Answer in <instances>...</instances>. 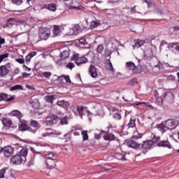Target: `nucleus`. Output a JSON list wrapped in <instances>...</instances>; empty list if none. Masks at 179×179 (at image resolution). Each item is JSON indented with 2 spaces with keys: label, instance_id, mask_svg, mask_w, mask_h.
<instances>
[{
  "label": "nucleus",
  "instance_id": "obj_1",
  "mask_svg": "<svg viewBox=\"0 0 179 179\" xmlns=\"http://www.w3.org/2000/svg\"><path fill=\"white\" fill-rule=\"evenodd\" d=\"M29 153V149L23 148L22 149L19 154L13 155L10 158V163L13 166H19L20 164H24L26 163L27 159V155Z\"/></svg>",
  "mask_w": 179,
  "mask_h": 179
},
{
  "label": "nucleus",
  "instance_id": "obj_35",
  "mask_svg": "<svg viewBox=\"0 0 179 179\" xmlns=\"http://www.w3.org/2000/svg\"><path fill=\"white\" fill-rule=\"evenodd\" d=\"M126 66L128 69H130V71H134L135 68H136V66L135 65V63L132 62H129L126 63Z\"/></svg>",
  "mask_w": 179,
  "mask_h": 179
},
{
  "label": "nucleus",
  "instance_id": "obj_4",
  "mask_svg": "<svg viewBox=\"0 0 179 179\" xmlns=\"http://www.w3.org/2000/svg\"><path fill=\"white\" fill-rule=\"evenodd\" d=\"M51 36V30L45 27H41L39 28L38 38L40 40H48V38Z\"/></svg>",
  "mask_w": 179,
  "mask_h": 179
},
{
  "label": "nucleus",
  "instance_id": "obj_39",
  "mask_svg": "<svg viewBox=\"0 0 179 179\" xmlns=\"http://www.w3.org/2000/svg\"><path fill=\"white\" fill-rule=\"evenodd\" d=\"M15 90H23V87L20 85H15L10 88V92H15Z\"/></svg>",
  "mask_w": 179,
  "mask_h": 179
},
{
  "label": "nucleus",
  "instance_id": "obj_27",
  "mask_svg": "<svg viewBox=\"0 0 179 179\" xmlns=\"http://www.w3.org/2000/svg\"><path fill=\"white\" fill-rule=\"evenodd\" d=\"M45 159L46 160H58V157L57 155L50 152L45 155Z\"/></svg>",
  "mask_w": 179,
  "mask_h": 179
},
{
  "label": "nucleus",
  "instance_id": "obj_30",
  "mask_svg": "<svg viewBox=\"0 0 179 179\" xmlns=\"http://www.w3.org/2000/svg\"><path fill=\"white\" fill-rule=\"evenodd\" d=\"M60 57H61L62 59H66L69 58V50H63L60 53Z\"/></svg>",
  "mask_w": 179,
  "mask_h": 179
},
{
  "label": "nucleus",
  "instance_id": "obj_19",
  "mask_svg": "<svg viewBox=\"0 0 179 179\" xmlns=\"http://www.w3.org/2000/svg\"><path fill=\"white\" fill-rule=\"evenodd\" d=\"M87 62H89V60L85 57H79L76 60L77 66H80L82 64H87Z\"/></svg>",
  "mask_w": 179,
  "mask_h": 179
},
{
  "label": "nucleus",
  "instance_id": "obj_61",
  "mask_svg": "<svg viewBox=\"0 0 179 179\" xmlns=\"http://www.w3.org/2000/svg\"><path fill=\"white\" fill-rule=\"evenodd\" d=\"M22 67L24 71H28L29 72H30V71H31V69L27 67V66H26L25 64H23Z\"/></svg>",
  "mask_w": 179,
  "mask_h": 179
},
{
  "label": "nucleus",
  "instance_id": "obj_48",
  "mask_svg": "<svg viewBox=\"0 0 179 179\" xmlns=\"http://www.w3.org/2000/svg\"><path fill=\"white\" fill-rule=\"evenodd\" d=\"M6 173V169L3 168L0 170V178H5V173Z\"/></svg>",
  "mask_w": 179,
  "mask_h": 179
},
{
  "label": "nucleus",
  "instance_id": "obj_52",
  "mask_svg": "<svg viewBox=\"0 0 179 179\" xmlns=\"http://www.w3.org/2000/svg\"><path fill=\"white\" fill-rule=\"evenodd\" d=\"M11 2L14 3V5H22L23 0H11Z\"/></svg>",
  "mask_w": 179,
  "mask_h": 179
},
{
  "label": "nucleus",
  "instance_id": "obj_10",
  "mask_svg": "<svg viewBox=\"0 0 179 179\" xmlns=\"http://www.w3.org/2000/svg\"><path fill=\"white\" fill-rule=\"evenodd\" d=\"M157 146L158 148H167L168 149H171V144L169 141V139L159 141L157 144Z\"/></svg>",
  "mask_w": 179,
  "mask_h": 179
},
{
  "label": "nucleus",
  "instance_id": "obj_23",
  "mask_svg": "<svg viewBox=\"0 0 179 179\" xmlns=\"http://www.w3.org/2000/svg\"><path fill=\"white\" fill-rule=\"evenodd\" d=\"M164 98L168 101H171L172 100H174V94L171 92H167L164 94Z\"/></svg>",
  "mask_w": 179,
  "mask_h": 179
},
{
  "label": "nucleus",
  "instance_id": "obj_45",
  "mask_svg": "<svg viewBox=\"0 0 179 179\" xmlns=\"http://www.w3.org/2000/svg\"><path fill=\"white\" fill-rule=\"evenodd\" d=\"M134 73H142V66L138 65L136 66V68L134 70Z\"/></svg>",
  "mask_w": 179,
  "mask_h": 179
},
{
  "label": "nucleus",
  "instance_id": "obj_25",
  "mask_svg": "<svg viewBox=\"0 0 179 179\" xmlns=\"http://www.w3.org/2000/svg\"><path fill=\"white\" fill-rule=\"evenodd\" d=\"M57 104L59 107H62L63 108H68V107L71 106V103H69V101L64 100L57 101Z\"/></svg>",
  "mask_w": 179,
  "mask_h": 179
},
{
  "label": "nucleus",
  "instance_id": "obj_60",
  "mask_svg": "<svg viewBox=\"0 0 179 179\" xmlns=\"http://www.w3.org/2000/svg\"><path fill=\"white\" fill-rule=\"evenodd\" d=\"M80 44H83V45H85L86 44V39L85 38H80L79 39Z\"/></svg>",
  "mask_w": 179,
  "mask_h": 179
},
{
  "label": "nucleus",
  "instance_id": "obj_20",
  "mask_svg": "<svg viewBox=\"0 0 179 179\" xmlns=\"http://www.w3.org/2000/svg\"><path fill=\"white\" fill-rule=\"evenodd\" d=\"M15 23H16L15 18H8L6 20V24L3 25V27L4 29L6 27H12Z\"/></svg>",
  "mask_w": 179,
  "mask_h": 179
},
{
  "label": "nucleus",
  "instance_id": "obj_34",
  "mask_svg": "<svg viewBox=\"0 0 179 179\" xmlns=\"http://www.w3.org/2000/svg\"><path fill=\"white\" fill-rule=\"evenodd\" d=\"M59 122L60 125H68V117H59Z\"/></svg>",
  "mask_w": 179,
  "mask_h": 179
},
{
  "label": "nucleus",
  "instance_id": "obj_44",
  "mask_svg": "<svg viewBox=\"0 0 179 179\" xmlns=\"http://www.w3.org/2000/svg\"><path fill=\"white\" fill-rule=\"evenodd\" d=\"M166 80H168L169 82H174V80H176V76L173 74L166 76Z\"/></svg>",
  "mask_w": 179,
  "mask_h": 179
},
{
  "label": "nucleus",
  "instance_id": "obj_46",
  "mask_svg": "<svg viewBox=\"0 0 179 179\" xmlns=\"http://www.w3.org/2000/svg\"><path fill=\"white\" fill-rule=\"evenodd\" d=\"M34 57V55L29 54L28 55L26 56L25 60H26V64L27 65H29V62H30L31 58Z\"/></svg>",
  "mask_w": 179,
  "mask_h": 179
},
{
  "label": "nucleus",
  "instance_id": "obj_33",
  "mask_svg": "<svg viewBox=\"0 0 179 179\" xmlns=\"http://www.w3.org/2000/svg\"><path fill=\"white\" fill-rule=\"evenodd\" d=\"M144 55L146 58H152V57H153V50L150 48L147 49L144 51Z\"/></svg>",
  "mask_w": 179,
  "mask_h": 179
},
{
  "label": "nucleus",
  "instance_id": "obj_5",
  "mask_svg": "<svg viewBox=\"0 0 179 179\" xmlns=\"http://www.w3.org/2000/svg\"><path fill=\"white\" fill-rule=\"evenodd\" d=\"M0 153H3L4 157H10L15 153V148L12 146L0 147Z\"/></svg>",
  "mask_w": 179,
  "mask_h": 179
},
{
  "label": "nucleus",
  "instance_id": "obj_13",
  "mask_svg": "<svg viewBox=\"0 0 179 179\" xmlns=\"http://www.w3.org/2000/svg\"><path fill=\"white\" fill-rule=\"evenodd\" d=\"M43 9H48V10L55 12L57 10V4L54 3L45 4L44 6L41 7V10H43Z\"/></svg>",
  "mask_w": 179,
  "mask_h": 179
},
{
  "label": "nucleus",
  "instance_id": "obj_15",
  "mask_svg": "<svg viewBox=\"0 0 179 179\" xmlns=\"http://www.w3.org/2000/svg\"><path fill=\"white\" fill-rule=\"evenodd\" d=\"M87 110V106H78L77 107V111L81 118H83V116L86 114Z\"/></svg>",
  "mask_w": 179,
  "mask_h": 179
},
{
  "label": "nucleus",
  "instance_id": "obj_18",
  "mask_svg": "<svg viewBox=\"0 0 179 179\" xmlns=\"http://www.w3.org/2000/svg\"><path fill=\"white\" fill-rule=\"evenodd\" d=\"M110 131L108 130L106 134L103 136L104 141H115V136L112 133H109Z\"/></svg>",
  "mask_w": 179,
  "mask_h": 179
},
{
  "label": "nucleus",
  "instance_id": "obj_42",
  "mask_svg": "<svg viewBox=\"0 0 179 179\" xmlns=\"http://www.w3.org/2000/svg\"><path fill=\"white\" fill-rule=\"evenodd\" d=\"M81 135L83 136V141H87L89 139V135L87 134V130L83 131L81 132Z\"/></svg>",
  "mask_w": 179,
  "mask_h": 179
},
{
  "label": "nucleus",
  "instance_id": "obj_16",
  "mask_svg": "<svg viewBox=\"0 0 179 179\" xmlns=\"http://www.w3.org/2000/svg\"><path fill=\"white\" fill-rule=\"evenodd\" d=\"M145 40H142V39H135L134 41V45H132V47L134 48V50H135V48H139L141 47H142V45H143V44H145Z\"/></svg>",
  "mask_w": 179,
  "mask_h": 179
},
{
  "label": "nucleus",
  "instance_id": "obj_40",
  "mask_svg": "<svg viewBox=\"0 0 179 179\" xmlns=\"http://www.w3.org/2000/svg\"><path fill=\"white\" fill-rule=\"evenodd\" d=\"M63 79H65L67 83H71V78L69 76H60L58 77L59 80H62Z\"/></svg>",
  "mask_w": 179,
  "mask_h": 179
},
{
  "label": "nucleus",
  "instance_id": "obj_26",
  "mask_svg": "<svg viewBox=\"0 0 179 179\" xmlns=\"http://www.w3.org/2000/svg\"><path fill=\"white\" fill-rule=\"evenodd\" d=\"M136 118L135 117H131L129 120V123L127 124L128 128H135L136 127Z\"/></svg>",
  "mask_w": 179,
  "mask_h": 179
},
{
  "label": "nucleus",
  "instance_id": "obj_7",
  "mask_svg": "<svg viewBox=\"0 0 179 179\" xmlns=\"http://www.w3.org/2000/svg\"><path fill=\"white\" fill-rule=\"evenodd\" d=\"M15 95H9L5 93H0V101H5L6 103H10L15 100Z\"/></svg>",
  "mask_w": 179,
  "mask_h": 179
},
{
  "label": "nucleus",
  "instance_id": "obj_56",
  "mask_svg": "<svg viewBox=\"0 0 179 179\" xmlns=\"http://www.w3.org/2000/svg\"><path fill=\"white\" fill-rule=\"evenodd\" d=\"M2 44H5V38L0 36V49L2 48Z\"/></svg>",
  "mask_w": 179,
  "mask_h": 179
},
{
  "label": "nucleus",
  "instance_id": "obj_12",
  "mask_svg": "<svg viewBox=\"0 0 179 179\" xmlns=\"http://www.w3.org/2000/svg\"><path fill=\"white\" fill-rule=\"evenodd\" d=\"M57 160L58 159H45V164H47L48 169H49V170H52V169H55Z\"/></svg>",
  "mask_w": 179,
  "mask_h": 179
},
{
  "label": "nucleus",
  "instance_id": "obj_50",
  "mask_svg": "<svg viewBox=\"0 0 179 179\" xmlns=\"http://www.w3.org/2000/svg\"><path fill=\"white\" fill-rule=\"evenodd\" d=\"M103 50L104 46H103V45H99L96 49L97 52H99V54H101V52H103Z\"/></svg>",
  "mask_w": 179,
  "mask_h": 179
},
{
  "label": "nucleus",
  "instance_id": "obj_49",
  "mask_svg": "<svg viewBox=\"0 0 179 179\" xmlns=\"http://www.w3.org/2000/svg\"><path fill=\"white\" fill-rule=\"evenodd\" d=\"M127 10L130 13H136V6H134V7H129V8H127Z\"/></svg>",
  "mask_w": 179,
  "mask_h": 179
},
{
  "label": "nucleus",
  "instance_id": "obj_53",
  "mask_svg": "<svg viewBox=\"0 0 179 179\" xmlns=\"http://www.w3.org/2000/svg\"><path fill=\"white\" fill-rule=\"evenodd\" d=\"M156 99L159 105L163 104V96H158V98Z\"/></svg>",
  "mask_w": 179,
  "mask_h": 179
},
{
  "label": "nucleus",
  "instance_id": "obj_38",
  "mask_svg": "<svg viewBox=\"0 0 179 179\" xmlns=\"http://www.w3.org/2000/svg\"><path fill=\"white\" fill-rule=\"evenodd\" d=\"M169 48H174L176 51L179 52V43H171L169 45Z\"/></svg>",
  "mask_w": 179,
  "mask_h": 179
},
{
  "label": "nucleus",
  "instance_id": "obj_31",
  "mask_svg": "<svg viewBox=\"0 0 179 179\" xmlns=\"http://www.w3.org/2000/svg\"><path fill=\"white\" fill-rule=\"evenodd\" d=\"M59 122V117L57 115H50V124H57V122Z\"/></svg>",
  "mask_w": 179,
  "mask_h": 179
},
{
  "label": "nucleus",
  "instance_id": "obj_55",
  "mask_svg": "<svg viewBox=\"0 0 179 179\" xmlns=\"http://www.w3.org/2000/svg\"><path fill=\"white\" fill-rule=\"evenodd\" d=\"M15 61H16V62H18V64H24V59H23V58L16 59Z\"/></svg>",
  "mask_w": 179,
  "mask_h": 179
},
{
  "label": "nucleus",
  "instance_id": "obj_28",
  "mask_svg": "<svg viewBox=\"0 0 179 179\" xmlns=\"http://www.w3.org/2000/svg\"><path fill=\"white\" fill-rule=\"evenodd\" d=\"M52 33H53L54 37L58 36V34L61 33V27H59V25L53 26Z\"/></svg>",
  "mask_w": 179,
  "mask_h": 179
},
{
  "label": "nucleus",
  "instance_id": "obj_14",
  "mask_svg": "<svg viewBox=\"0 0 179 179\" xmlns=\"http://www.w3.org/2000/svg\"><path fill=\"white\" fill-rule=\"evenodd\" d=\"M89 75L92 78H97V69H96V66L94 65L91 64L89 68Z\"/></svg>",
  "mask_w": 179,
  "mask_h": 179
},
{
  "label": "nucleus",
  "instance_id": "obj_9",
  "mask_svg": "<svg viewBox=\"0 0 179 179\" xmlns=\"http://www.w3.org/2000/svg\"><path fill=\"white\" fill-rule=\"evenodd\" d=\"M72 5L69 9H76L77 10H83V6L80 5L79 0H72Z\"/></svg>",
  "mask_w": 179,
  "mask_h": 179
},
{
  "label": "nucleus",
  "instance_id": "obj_63",
  "mask_svg": "<svg viewBox=\"0 0 179 179\" xmlns=\"http://www.w3.org/2000/svg\"><path fill=\"white\" fill-rule=\"evenodd\" d=\"M22 78H27V76H30V73H27L26 72L22 73Z\"/></svg>",
  "mask_w": 179,
  "mask_h": 179
},
{
  "label": "nucleus",
  "instance_id": "obj_6",
  "mask_svg": "<svg viewBox=\"0 0 179 179\" xmlns=\"http://www.w3.org/2000/svg\"><path fill=\"white\" fill-rule=\"evenodd\" d=\"M30 125L31 127H29V132H31V134H36V132H37V129L41 127L38 121L32 120H31Z\"/></svg>",
  "mask_w": 179,
  "mask_h": 179
},
{
  "label": "nucleus",
  "instance_id": "obj_41",
  "mask_svg": "<svg viewBox=\"0 0 179 179\" xmlns=\"http://www.w3.org/2000/svg\"><path fill=\"white\" fill-rule=\"evenodd\" d=\"M99 26H100V22L97 21H92L90 23V29H96V27H99Z\"/></svg>",
  "mask_w": 179,
  "mask_h": 179
},
{
  "label": "nucleus",
  "instance_id": "obj_36",
  "mask_svg": "<svg viewBox=\"0 0 179 179\" xmlns=\"http://www.w3.org/2000/svg\"><path fill=\"white\" fill-rule=\"evenodd\" d=\"M115 159H117V160H122V162L124 161H127V158H125V154L122 155L121 153H116L115 155Z\"/></svg>",
  "mask_w": 179,
  "mask_h": 179
},
{
  "label": "nucleus",
  "instance_id": "obj_51",
  "mask_svg": "<svg viewBox=\"0 0 179 179\" xmlns=\"http://www.w3.org/2000/svg\"><path fill=\"white\" fill-rule=\"evenodd\" d=\"M9 57V53H5L0 55V64L5 59V58H8Z\"/></svg>",
  "mask_w": 179,
  "mask_h": 179
},
{
  "label": "nucleus",
  "instance_id": "obj_24",
  "mask_svg": "<svg viewBox=\"0 0 179 179\" xmlns=\"http://www.w3.org/2000/svg\"><path fill=\"white\" fill-rule=\"evenodd\" d=\"M73 34H75V36L79 34L82 31V27L79 24H76L72 28Z\"/></svg>",
  "mask_w": 179,
  "mask_h": 179
},
{
  "label": "nucleus",
  "instance_id": "obj_43",
  "mask_svg": "<svg viewBox=\"0 0 179 179\" xmlns=\"http://www.w3.org/2000/svg\"><path fill=\"white\" fill-rule=\"evenodd\" d=\"M113 118H114V120H117L120 121V120H122V115H121V113L117 112L113 114Z\"/></svg>",
  "mask_w": 179,
  "mask_h": 179
},
{
  "label": "nucleus",
  "instance_id": "obj_58",
  "mask_svg": "<svg viewBox=\"0 0 179 179\" xmlns=\"http://www.w3.org/2000/svg\"><path fill=\"white\" fill-rule=\"evenodd\" d=\"M27 89H29V90H36V88L34 87V85H26Z\"/></svg>",
  "mask_w": 179,
  "mask_h": 179
},
{
  "label": "nucleus",
  "instance_id": "obj_59",
  "mask_svg": "<svg viewBox=\"0 0 179 179\" xmlns=\"http://www.w3.org/2000/svg\"><path fill=\"white\" fill-rule=\"evenodd\" d=\"M130 85H135V83H138V79L136 78H132L130 82H129Z\"/></svg>",
  "mask_w": 179,
  "mask_h": 179
},
{
  "label": "nucleus",
  "instance_id": "obj_54",
  "mask_svg": "<svg viewBox=\"0 0 179 179\" xmlns=\"http://www.w3.org/2000/svg\"><path fill=\"white\" fill-rule=\"evenodd\" d=\"M66 66V68H69V69H73V68H75V64L73 63H69Z\"/></svg>",
  "mask_w": 179,
  "mask_h": 179
},
{
  "label": "nucleus",
  "instance_id": "obj_32",
  "mask_svg": "<svg viewBox=\"0 0 179 179\" xmlns=\"http://www.w3.org/2000/svg\"><path fill=\"white\" fill-rule=\"evenodd\" d=\"M2 123L4 127H10L12 125V120L9 118H3Z\"/></svg>",
  "mask_w": 179,
  "mask_h": 179
},
{
  "label": "nucleus",
  "instance_id": "obj_29",
  "mask_svg": "<svg viewBox=\"0 0 179 179\" xmlns=\"http://www.w3.org/2000/svg\"><path fill=\"white\" fill-rule=\"evenodd\" d=\"M11 115H13V117H17L19 121H20V120H22V117H23L22 113H20L19 110H13L11 112Z\"/></svg>",
  "mask_w": 179,
  "mask_h": 179
},
{
  "label": "nucleus",
  "instance_id": "obj_8",
  "mask_svg": "<svg viewBox=\"0 0 179 179\" xmlns=\"http://www.w3.org/2000/svg\"><path fill=\"white\" fill-rule=\"evenodd\" d=\"M20 123L18 126L19 131H22V132H24V131H28L30 129V127L27 125V121L24 120H20Z\"/></svg>",
  "mask_w": 179,
  "mask_h": 179
},
{
  "label": "nucleus",
  "instance_id": "obj_11",
  "mask_svg": "<svg viewBox=\"0 0 179 179\" xmlns=\"http://www.w3.org/2000/svg\"><path fill=\"white\" fill-rule=\"evenodd\" d=\"M9 66H10L9 64L0 66V76H6L9 73V69H8Z\"/></svg>",
  "mask_w": 179,
  "mask_h": 179
},
{
  "label": "nucleus",
  "instance_id": "obj_2",
  "mask_svg": "<svg viewBox=\"0 0 179 179\" xmlns=\"http://www.w3.org/2000/svg\"><path fill=\"white\" fill-rule=\"evenodd\" d=\"M157 128L161 131L162 134H164V132L169 131V129H176V128H177V121L174 119H169L165 123L158 124Z\"/></svg>",
  "mask_w": 179,
  "mask_h": 179
},
{
  "label": "nucleus",
  "instance_id": "obj_22",
  "mask_svg": "<svg viewBox=\"0 0 179 179\" xmlns=\"http://www.w3.org/2000/svg\"><path fill=\"white\" fill-rule=\"evenodd\" d=\"M56 98L57 95L55 94L47 95L44 97V100L46 101V103H50V104H52V101H54Z\"/></svg>",
  "mask_w": 179,
  "mask_h": 179
},
{
  "label": "nucleus",
  "instance_id": "obj_62",
  "mask_svg": "<svg viewBox=\"0 0 179 179\" xmlns=\"http://www.w3.org/2000/svg\"><path fill=\"white\" fill-rule=\"evenodd\" d=\"M164 66L165 68H169V69L171 68H174V66H171V65L169 64V63H164Z\"/></svg>",
  "mask_w": 179,
  "mask_h": 179
},
{
  "label": "nucleus",
  "instance_id": "obj_17",
  "mask_svg": "<svg viewBox=\"0 0 179 179\" xmlns=\"http://www.w3.org/2000/svg\"><path fill=\"white\" fill-rule=\"evenodd\" d=\"M141 146L143 149H145V150H148L153 146V144L150 141V140H147L145 141H143V144L142 145L141 144Z\"/></svg>",
  "mask_w": 179,
  "mask_h": 179
},
{
  "label": "nucleus",
  "instance_id": "obj_37",
  "mask_svg": "<svg viewBox=\"0 0 179 179\" xmlns=\"http://www.w3.org/2000/svg\"><path fill=\"white\" fill-rule=\"evenodd\" d=\"M105 66L108 71H113L114 68L113 67V64L110 60H107V62L105 64Z\"/></svg>",
  "mask_w": 179,
  "mask_h": 179
},
{
  "label": "nucleus",
  "instance_id": "obj_64",
  "mask_svg": "<svg viewBox=\"0 0 179 179\" xmlns=\"http://www.w3.org/2000/svg\"><path fill=\"white\" fill-rule=\"evenodd\" d=\"M94 138H95V139H100V138H101V134H95Z\"/></svg>",
  "mask_w": 179,
  "mask_h": 179
},
{
  "label": "nucleus",
  "instance_id": "obj_47",
  "mask_svg": "<svg viewBox=\"0 0 179 179\" xmlns=\"http://www.w3.org/2000/svg\"><path fill=\"white\" fill-rule=\"evenodd\" d=\"M51 75H52V73H51V72L50 71H44L43 73V76H44L46 79H48V78H51Z\"/></svg>",
  "mask_w": 179,
  "mask_h": 179
},
{
  "label": "nucleus",
  "instance_id": "obj_3",
  "mask_svg": "<svg viewBox=\"0 0 179 179\" xmlns=\"http://www.w3.org/2000/svg\"><path fill=\"white\" fill-rule=\"evenodd\" d=\"M143 136V134H139L138 131H134V136L131 137V140L126 141V144L129 148L132 149H138L141 148V143L136 142L138 139H141Z\"/></svg>",
  "mask_w": 179,
  "mask_h": 179
},
{
  "label": "nucleus",
  "instance_id": "obj_57",
  "mask_svg": "<svg viewBox=\"0 0 179 179\" xmlns=\"http://www.w3.org/2000/svg\"><path fill=\"white\" fill-rule=\"evenodd\" d=\"M154 12L155 13H157V15H163V12H162L161 10L159 8H155Z\"/></svg>",
  "mask_w": 179,
  "mask_h": 179
},
{
  "label": "nucleus",
  "instance_id": "obj_21",
  "mask_svg": "<svg viewBox=\"0 0 179 179\" xmlns=\"http://www.w3.org/2000/svg\"><path fill=\"white\" fill-rule=\"evenodd\" d=\"M150 138H151V140L150 141L152 142V145H156V144L157 145V143L160 142L161 138L159 136H156V134H152Z\"/></svg>",
  "mask_w": 179,
  "mask_h": 179
}]
</instances>
